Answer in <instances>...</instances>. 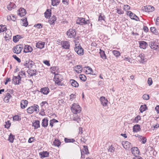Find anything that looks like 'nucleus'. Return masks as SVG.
Wrapping results in <instances>:
<instances>
[{
    "mask_svg": "<svg viewBox=\"0 0 159 159\" xmlns=\"http://www.w3.org/2000/svg\"><path fill=\"white\" fill-rule=\"evenodd\" d=\"M63 80V78L62 75L59 74H56L55 75L54 78V80L55 82V83L59 86H62L63 84L61 83Z\"/></svg>",
    "mask_w": 159,
    "mask_h": 159,
    "instance_id": "nucleus-1",
    "label": "nucleus"
},
{
    "mask_svg": "<svg viewBox=\"0 0 159 159\" xmlns=\"http://www.w3.org/2000/svg\"><path fill=\"white\" fill-rule=\"evenodd\" d=\"M72 112L74 114H77L79 113L81 111V108L80 106L76 103H74L72 104L71 108Z\"/></svg>",
    "mask_w": 159,
    "mask_h": 159,
    "instance_id": "nucleus-2",
    "label": "nucleus"
},
{
    "mask_svg": "<svg viewBox=\"0 0 159 159\" xmlns=\"http://www.w3.org/2000/svg\"><path fill=\"white\" fill-rule=\"evenodd\" d=\"M89 21L88 20H85V19L84 18H78L76 20V23L80 25H83L86 24H89Z\"/></svg>",
    "mask_w": 159,
    "mask_h": 159,
    "instance_id": "nucleus-3",
    "label": "nucleus"
},
{
    "mask_svg": "<svg viewBox=\"0 0 159 159\" xmlns=\"http://www.w3.org/2000/svg\"><path fill=\"white\" fill-rule=\"evenodd\" d=\"M23 46L22 45L19 44L16 45L13 48V52L16 54H19L22 50Z\"/></svg>",
    "mask_w": 159,
    "mask_h": 159,
    "instance_id": "nucleus-4",
    "label": "nucleus"
},
{
    "mask_svg": "<svg viewBox=\"0 0 159 159\" xmlns=\"http://www.w3.org/2000/svg\"><path fill=\"white\" fill-rule=\"evenodd\" d=\"M76 52L79 55L82 56L83 55L84 49L82 48L81 46H77L75 47L74 48Z\"/></svg>",
    "mask_w": 159,
    "mask_h": 159,
    "instance_id": "nucleus-5",
    "label": "nucleus"
},
{
    "mask_svg": "<svg viewBox=\"0 0 159 159\" xmlns=\"http://www.w3.org/2000/svg\"><path fill=\"white\" fill-rule=\"evenodd\" d=\"M12 80L14 84L15 85L19 84L21 81V78L19 75L17 76H13Z\"/></svg>",
    "mask_w": 159,
    "mask_h": 159,
    "instance_id": "nucleus-6",
    "label": "nucleus"
},
{
    "mask_svg": "<svg viewBox=\"0 0 159 159\" xmlns=\"http://www.w3.org/2000/svg\"><path fill=\"white\" fill-rule=\"evenodd\" d=\"M38 107L39 106L37 105L36 106H32L30 107L27 109V112L29 114H32L34 111H37V109Z\"/></svg>",
    "mask_w": 159,
    "mask_h": 159,
    "instance_id": "nucleus-7",
    "label": "nucleus"
},
{
    "mask_svg": "<svg viewBox=\"0 0 159 159\" xmlns=\"http://www.w3.org/2000/svg\"><path fill=\"white\" fill-rule=\"evenodd\" d=\"M66 34L70 38L74 37L76 35V33L75 30L70 29L66 32Z\"/></svg>",
    "mask_w": 159,
    "mask_h": 159,
    "instance_id": "nucleus-8",
    "label": "nucleus"
},
{
    "mask_svg": "<svg viewBox=\"0 0 159 159\" xmlns=\"http://www.w3.org/2000/svg\"><path fill=\"white\" fill-rule=\"evenodd\" d=\"M99 100L101 102V104L103 106H105L107 105L108 103V101L106 98L103 96L101 97Z\"/></svg>",
    "mask_w": 159,
    "mask_h": 159,
    "instance_id": "nucleus-9",
    "label": "nucleus"
},
{
    "mask_svg": "<svg viewBox=\"0 0 159 159\" xmlns=\"http://www.w3.org/2000/svg\"><path fill=\"white\" fill-rule=\"evenodd\" d=\"M129 14V17L131 19L135 20L136 21L139 20V17L134 13L132 12L131 11H127V15Z\"/></svg>",
    "mask_w": 159,
    "mask_h": 159,
    "instance_id": "nucleus-10",
    "label": "nucleus"
},
{
    "mask_svg": "<svg viewBox=\"0 0 159 159\" xmlns=\"http://www.w3.org/2000/svg\"><path fill=\"white\" fill-rule=\"evenodd\" d=\"M149 45L151 48L153 50H157V48H159L158 45L154 41L150 42L149 43Z\"/></svg>",
    "mask_w": 159,
    "mask_h": 159,
    "instance_id": "nucleus-11",
    "label": "nucleus"
},
{
    "mask_svg": "<svg viewBox=\"0 0 159 159\" xmlns=\"http://www.w3.org/2000/svg\"><path fill=\"white\" fill-rule=\"evenodd\" d=\"M144 57V55L141 54L138 57V60L140 63L144 64L147 61L146 59H145Z\"/></svg>",
    "mask_w": 159,
    "mask_h": 159,
    "instance_id": "nucleus-12",
    "label": "nucleus"
},
{
    "mask_svg": "<svg viewBox=\"0 0 159 159\" xmlns=\"http://www.w3.org/2000/svg\"><path fill=\"white\" fill-rule=\"evenodd\" d=\"M26 14V11L23 8H20L17 11V14L20 16H25Z\"/></svg>",
    "mask_w": 159,
    "mask_h": 159,
    "instance_id": "nucleus-13",
    "label": "nucleus"
},
{
    "mask_svg": "<svg viewBox=\"0 0 159 159\" xmlns=\"http://www.w3.org/2000/svg\"><path fill=\"white\" fill-rule=\"evenodd\" d=\"M139 43L140 48L143 49H145L148 46L147 43L144 41H139Z\"/></svg>",
    "mask_w": 159,
    "mask_h": 159,
    "instance_id": "nucleus-14",
    "label": "nucleus"
},
{
    "mask_svg": "<svg viewBox=\"0 0 159 159\" xmlns=\"http://www.w3.org/2000/svg\"><path fill=\"white\" fill-rule=\"evenodd\" d=\"M24 48V52L25 53L31 52L33 51L32 47L28 45H25Z\"/></svg>",
    "mask_w": 159,
    "mask_h": 159,
    "instance_id": "nucleus-15",
    "label": "nucleus"
},
{
    "mask_svg": "<svg viewBox=\"0 0 159 159\" xmlns=\"http://www.w3.org/2000/svg\"><path fill=\"white\" fill-rule=\"evenodd\" d=\"M122 144L123 147L126 150L129 149L130 147V143L128 141H123Z\"/></svg>",
    "mask_w": 159,
    "mask_h": 159,
    "instance_id": "nucleus-16",
    "label": "nucleus"
},
{
    "mask_svg": "<svg viewBox=\"0 0 159 159\" xmlns=\"http://www.w3.org/2000/svg\"><path fill=\"white\" fill-rule=\"evenodd\" d=\"M131 152L134 156H137L139 153L138 148L135 147H134L131 148Z\"/></svg>",
    "mask_w": 159,
    "mask_h": 159,
    "instance_id": "nucleus-17",
    "label": "nucleus"
},
{
    "mask_svg": "<svg viewBox=\"0 0 159 159\" xmlns=\"http://www.w3.org/2000/svg\"><path fill=\"white\" fill-rule=\"evenodd\" d=\"M61 44L62 46L66 49H69L70 46L69 42L67 41L61 42Z\"/></svg>",
    "mask_w": 159,
    "mask_h": 159,
    "instance_id": "nucleus-18",
    "label": "nucleus"
},
{
    "mask_svg": "<svg viewBox=\"0 0 159 159\" xmlns=\"http://www.w3.org/2000/svg\"><path fill=\"white\" fill-rule=\"evenodd\" d=\"M12 97L11 95L9 93L5 94L3 100L5 102L8 103L9 102V99Z\"/></svg>",
    "mask_w": 159,
    "mask_h": 159,
    "instance_id": "nucleus-19",
    "label": "nucleus"
},
{
    "mask_svg": "<svg viewBox=\"0 0 159 159\" xmlns=\"http://www.w3.org/2000/svg\"><path fill=\"white\" fill-rule=\"evenodd\" d=\"M28 101L26 100H23L20 102V107L21 108L24 109L26 107L28 104Z\"/></svg>",
    "mask_w": 159,
    "mask_h": 159,
    "instance_id": "nucleus-20",
    "label": "nucleus"
},
{
    "mask_svg": "<svg viewBox=\"0 0 159 159\" xmlns=\"http://www.w3.org/2000/svg\"><path fill=\"white\" fill-rule=\"evenodd\" d=\"M44 42L39 41L36 43V46L38 48L42 49L44 47Z\"/></svg>",
    "mask_w": 159,
    "mask_h": 159,
    "instance_id": "nucleus-21",
    "label": "nucleus"
},
{
    "mask_svg": "<svg viewBox=\"0 0 159 159\" xmlns=\"http://www.w3.org/2000/svg\"><path fill=\"white\" fill-rule=\"evenodd\" d=\"M40 122L38 120H36L35 122H33L32 126L34 127V129H37L40 127Z\"/></svg>",
    "mask_w": 159,
    "mask_h": 159,
    "instance_id": "nucleus-22",
    "label": "nucleus"
},
{
    "mask_svg": "<svg viewBox=\"0 0 159 159\" xmlns=\"http://www.w3.org/2000/svg\"><path fill=\"white\" fill-rule=\"evenodd\" d=\"M146 12H152L154 10V8L152 6H146Z\"/></svg>",
    "mask_w": 159,
    "mask_h": 159,
    "instance_id": "nucleus-23",
    "label": "nucleus"
},
{
    "mask_svg": "<svg viewBox=\"0 0 159 159\" xmlns=\"http://www.w3.org/2000/svg\"><path fill=\"white\" fill-rule=\"evenodd\" d=\"M74 70L78 73H80L82 72V66L78 65L76 66L74 68Z\"/></svg>",
    "mask_w": 159,
    "mask_h": 159,
    "instance_id": "nucleus-24",
    "label": "nucleus"
},
{
    "mask_svg": "<svg viewBox=\"0 0 159 159\" xmlns=\"http://www.w3.org/2000/svg\"><path fill=\"white\" fill-rule=\"evenodd\" d=\"M70 82L72 86L74 87H78L79 86L78 83L76 81L74 80H70Z\"/></svg>",
    "mask_w": 159,
    "mask_h": 159,
    "instance_id": "nucleus-25",
    "label": "nucleus"
},
{
    "mask_svg": "<svg viewBox=\"0 0 159 159\" xmlns=\"http://www.w3.org/2000/svg\"><path fill=\"white\" fill-rule=\"evenodd\" d=\"M24 65L25 66L28 68H31L33 65V61H29L28 62H25L24 64Z\"/></svg>",
    "mask_w": 159,
    "mask_h": 159,
    "instance_id": "nucleus-26",
    "label": "nucleus"
},
{
    "mask_svg": "<svg viewBox=\"0 0 159 159\" xmlns=\"http://www.w3.org/2000/svg\"><path fill=\"white\" fill-rule=\"evenodd\" d=\"M22 38L21 35H17L14 36L13 38V40L14 42L16 43L19 41V39Z\"/></svg>",
    "mask_w": 159,
    "mask_h": 159,
    "instance_id": "nucleus-27",
    "label": "nucleus"
},
{
    "mask_svg": "<svg viewBox=\"0 0 159 159\" xmlns=\"http://www.w3.org/2000/svg\"><path fill=\"white\" fill-rule=\"evenodd\" d=\"M40 92L44 94H47L49 92V89L47 88H43L41 89Z\"/></svg>",
    "mask_w": 159,
    "mask_h": 159,
    "instance_id": "nucleus-28",
    "label": "nucleus"
},
{
    "mask_svg": "<svg viewBox=\"0 0 159 159\" xmlns=\"http://www.w3.org/2000/svg\"><path fill=\"white\" fill-rule=\"evenodd\" d=\"M16 7V5L12 2H10L7 7V8L9 10H11L12 9Z\"/></svg>",
    "mask_w": 159,
    "mask_h": 159,
    "instance_id": "nucleus-29",
    "label": "nucleus"
},
{
    "mask_svg": "<svg viewBox=\"0 0 159 159\" xmlns=\"http://www.w3.org/2000/svg\"><path fill=\"white\" fill-rule=\"evenodd\" d=\"M133 130L134 132H137L139 131L140 130V125H134L133 127Z\"/></svg>",
    "mask_w": 159,
    "mask_h": 159,
    "instance_id": "nucleus-30",
    "label": "nucleus"
},
{
    "mask_svg": "<svg viewBox=\"0 0 159 159\" xmlns=\"http://www.w3.org/2000/svg\"><path fill=\"white\" fill-rule=\"evenodd\" d=\"M99 53H100L101 57L103 59H105L107 58L106 56L104 51L100 49Z\"/></svg>",
    "mask_w": 159,
    "mask_h": 159,
    "instance_id": "nucleus-31",
    "label": "nucleus"
},
{
    "mask_svg": "<svg viewBox=\"0 0 159 159\" xmlns=\"http://www.w3.org/2000/svg\"><path fill=\"white\" fill-rule=\"evenodd\" d=\"M48 120L46 118L43 119L42 120V126L44 127H46L48 125Z\"/></svg>",
    "mask_w": 159,
    "mask_h": 159,
    "instance_id": "nucleus-32",
    "label": "nucleus"
},
{
    "mask_svg": "<svg viewBox=\"0 0 159 159\" xmlns=\"http://www.w3.org/2000/svg\"><path fill=\"white\" fill-rule=\"evenodd\" d=\"M51 10L49 9L47 10L44 13L45 16L47 18H49L50 17L51 15Z\"/></svg>",
    "mask_w": 159,
    "mask_h": 159,
    "instance_id": "nucleus-33",
    "label": "nucleus"
},
{
    "mask_svg": "<svg viewBox=\"0 0 159 159\" xmlns=\"http://www.w3.org/2000/svg\"><path fill=\"white\" fill-rule=\"evenodd\" d=\"M41 157H45L48 156L49 153L47 151L43 152H41L39 153Z\"/></svg>",
    "mask_w": 159,
    "mask_h": 159,
    "instance_id": "nucleus-34",
    "label": "nucleus"
},
{
    "mask_svg": "<svg viewBox=\"0 0 159 159\" xmlns=\"http://www.w3.org/2000/svg\"><path fill=\"white\" fill-rule=\"evenodd\" d=\"M52 5L53 6H55L58 5L60 2V0H51Z\"/></svg>",
    "mask_w": 159,
    "mask_h": 159,
    "instance_id": "nucleus-35",
    "label": "nucleus"
},
{
    "mask_svg": "<svg viewBox=\"0 0 159 159\" xmlns=\"http://www.w3.org/2000/svg\"><path fill=\"white\" fill-rule=\"evenodd\" d=\"M140 138L139 140L140 141H142V143L143 144H145L147 142V139L145 137L142 136H140Z\"/></svg>",
    "mask_w": 159,
    "mask_h": 159,
    "instance_id": "nucleus-36",
    "label": "nucleus"
},
{
    "mask_svg": "<svg viewBox=\"0 0 159 159\" xmlns=\"http://www.w3.org/2000/svg\"><path fill=\"white\" fill-rule=\"evenodd\" d=\"M61 143L60 142V141L58 139H56L53 142V144L55 146H57V147L60 146L61 144Z\"/></svg>",
    "mask_w": 159,
    "mask_h": 159,
    "instance_id": "nucleus-37",
    "label": "nucleus"
},
{
    "mask_svg": "<svg viewBox=\"0 0 159 159\" xmlns=\"http://www.w3.org/2000/svg\"><path fill=\"white\" fill-rule=\"evenodd\" d=\"M12 36V34L10 30L7 31V32L6 33L5 38H10Z\"/></svg>",
    "mask_w": 159,
    "mask_h": 159,
    "instance_id": "nucleus-38",
    "label": "nucleus"
},
{
    "mask_svg": "<svg viewBox=\"0 0 159 159\" xmlns=\"http://www.w3.org/2000/svg\"><path fill=\"white\" fill-rule=\"evenodd\" d=\"M7 30L6 27L4 25H0V33L3 32Z\"/></svg>",
    "mask_w": 159,
    "mask_h": 159,
    "instance_id": "nucleus-39",
    "label": "nucleus"
},
{
    "mask_svg": "<svg viewBox=\"0 0 159 159\" xmlns=\"http://www.w3.org/2000/svg\"><path fill=\"white\" fill-rule=\"evenodd\" d=\"M56 20V18L55 16H53L49 20V22L51 23V24H52L54 23Z\"/></svg>",
    "mask_w": 159,
    "mask_h": 159,
    "instance_id": "nucleus-40",
    "label": "nucleus"
},
{
    "mask_svg": "<svg viewBox=\"0 0 159 159\" xmlns=\"http://www.w3.org/2000/svg\"><path fill=\"white\" fill-rule=\"evenodd\" d=\"M146 108L147 107L145 105H141L139 109L140 112H143L146 110Z\"/></svg>",
    "mask_w": 159,
    "mask_h": 159,
    "instance_id": "nucleus-41",
    "label": "nucleus"
},
{
    "mask_svg": "<svg viewBox=\"0 0 159 159\" xmlns=\"http://www.w3.org/2000/svg\"><path fill=\"white\" fill-rule=\"evenodd\" d=\"M57 122H58V121L57 120H56L55 119H53L52 120H50V126H51V127H52L54 123Z\"/></svg>",
    "mask_w": 159,
    "mask_h": 159,
    "instance_id": "nucleus-42",
    "label": "nucleus"
},
{
    "mask_svg": "<svg viewBox=\"0 0 159 159\" xmlns=\"http://www.w3.org/2000/svg\"><path fill=\"white\" fill-rule=\"evenodd\" d=\"M64 140L66 143H73L75 141L74 139H68L66 138H65Z\"/></svg>",
    "mask_w": 159,
    "mask_h": 159,
    "instance_id": "nucleus-43",
    "label": "nucleus"
},
{
    "mask_svg": "<svg viewBox=\"0 0 159 159\" xmlns=\"http://www.w3.org/2000/svg\"><path fill=\"white\" fill-rule=\"evenodd\" d=\"M73 120L76 121L77 122L79 123V122L80 121V118L78 117L77 115H75V116H74L73 118Z\"/></svg>",
    "mask_w": 159,
    "mask_h": 159,
    "instance_id": "nucleus-44",
    "label": "nucleus"
},
{
    "mask_svg": "<svg viewBox=\"0 0 159 159\" xmlns=\"http://www.w3.org/2000/svg\"><path fill=\"white\" fill-rule=\"evenodd\" d=\"M79 77L81 80L84 81H85L86 80V76L83 74L80 75H79Z\"/></svg>",
    "mask_w": 159,
    "mask_h": 159,
    "instance_id": "nucleus-45",
    "label": "nucleus"
},
{
    "mask_svg": "<svg viewBox=\"0 0 159 159\" xmlns=\"http://www.w3.org/2000/svg\"><path fill=\"white\" fill-rule=\"evenodd\" d=\"M112 53L114 55H115L116 57H119L120 55V52H119L116 50H113L112 51Z\"/></svg>",
    "mask_w": 159,
    "mask_h": 159,
    "instance_id": "nucleus-46",
    "label": "nucleus"
},
{
    "mask_svg": "<svg viewBox=\"0 0 159 159\" xmlns=\"http://www.w3.org/2000/svg\"><path fill=\"white\" fill-rule=\"evenodd\" d=\"M115 150V148L112 146H109L108 147V152H113Z\"/></svg>",
    "mask_w": 159,
    "mask_h": 159,
    "instance_id": "nucleus-47",
    "label": "nucleus"
},
{
    "mask_svg": "<svg viewBox=\"0 0 159 159\" xmlns=\"http://www.w3.org/2000/svg\"><path fill=\"white\" fill-rule=\"evenodd\" d=\"M151 31L155 34H157L158 33L155 27H152L150 28Z\"/></svg>",
    "mask_w": 159,
    "mask_h": 159,
    "instance_id": "nucleus-48",
    "label": "nucleus"
},
{
    "mask_svg": "<svg viewBox=\"0 0 159 159\" xmlns=\"http://www.w3.org/2000/svg\"><path fill=\"white\" fill-rule=\"evenodd\" d=\"M14 136L12 135L11 134H10L8 138V140L11 143H13V140L14 139Z\"/></svg>",
    "mask_w": 159,
    "mask_h": 159,
    "instance_id": "nucleus-49",
    "label": "nucleus"
},
{
    "mask_svg": "<svg viewBox=\"0 0 159 159\" xmlns=\"http://www.w3.org/2000/svg\"><path fill=\"white\" fill-rule=\"evenodd\" d=\"M105 16L102 13L100 14V16H99L98 21H101L102 20H104L105 18Z\"/></svg>",
    "mask_w": 159,
    "mask_h": 159,
    "instance_id": "nucleus-50",
    "label": "nucleus"
},
{
    "mask_svg": "<svg viewBox=\"0 0 159 159\" xmlns=\"http://www.w3.org/2000/svg\"><path fill=\"white\" fill-rule=\"evenodd\" d=\"M87 70H86V72L87 74H91L93 70L92 69L89 67L88 66L87 67Z\"/></svg>",
    "mask_w": 159,
    "mask_h": 159,
    "instance_id": "nucleus-51",
    "label": "nucleus"
},
{
    "mask_svg": "<svg viewBox=\"0 0 159 159\" xmlns=\"http://www.w3.org/2000/svg\"><path fill=\"white\" fill-rule=\"evenodd\" d=\"M142 98L144 100H148L149 98V95L146 94H144L143 95Z\"/></svg>",
    "mask_w": 159,
    "mask_h": 159,
    "instance_id": "nucleus-52",
    "label": "nucleus"
},
{
    "mask_svg": "<svg viewBox=\"0 0 159 159\" xmlns=\"http://www.w3.org/2000/svg\"><path fill=\"white\" fill-rule=\"evenodd\" d=\"M13 120L16 121H19L21 120L20 116L18 115H15L13 117Z\"/></svg>",
    "mask_w": 159,
    "mask_h": 159,
    "instance_id": "nucleus-53",
    "label": "nucleus"
},
{
    "mask_svg": "<svg viewBox=\"0 0 159 159\" xmlns=\"http://www.w3.org/2000/svg\"><path fill=\"white\" fill-rule=\"evenodd\" d=\"M6 125H5V127L8 128L10 127L11 125V123L10 121L8 120L7 121V122H6Z\"/></svg>",
    "mask_w": 159,
    "mask_h": 159,
    "instance_id": "nucleus-54",
    "label": "nucleus"
},
{
    "mask_svg": "<svg viewBox=\"0 0 159 159\" xmlns=\"http://www.w3.org/2000/svg\"><path fill=\"white\" fill-rule=\"evenodd\" d=\"M148 84L149 86L151 85L152 83V81L151 78H148L147 81Z\"/></svg>",
    "mask_w": 159,
    "mask_h": 159,
    "instance_id": "nucleus-55",
    "label": "nucleus"
},
{
    "mask_svg": "<svg viewBox=\"0 0 159 159\" xmlns=\"http://www.w3.org/2000/svg\"><path fill=\"white\" fill-rule=\"evenodd\" d=\"M23 22H24L23 23V25L25 27H27L28 25V23L27 21V19H24L23 20Z\"/></svg>",
    "mask_w": 159,
    "mask_h": 159,
    "instance_id": "nucleus-56",
    "label": "nucleus"
},
{
    "mask_svg": "<svg viewBox=\"0 0 159 159\" xmlns=\"http://www.w3.org/2000/svg\"><path fill=\"white\" fill-rule=\"evenodd\" d=\"M123 9L125 11L128 10L130 9V7L128 5H124L123 7Z\"/></svg>",
    "mask_w": 159,
    "mask_h": 159,
    "instance_id": "nucleus-57",
    "label": "nucleus"
},
{
    "mask_svg": "<svg viewBox=\"0 0 159 159\" xmlns=\"http://www.w3.org/2000/svg\"><path fill=\"white\" fill-rule=\"evenodd\" d=\"M13 57L18 62H20L21 61L20 59L19 58L17 57L16 55H13Z\"/></svg>",
    "mask_w": 159,
    "mask_h": 159,
    "instance_id": "nucleus-58",
    "label": "nucleus"
},
{
    "mask_svg": "<svg viewBox=\"0 0 159 159\" xmlns=\"http://www.w3.org/2000/svg\"><path fill=\"white\" fill-rule=\"evenodd\" d=\"M34 26L37 27L38 29H40L43 27V25L41 24H38L35 25Z\"/></svg>",
    "mask_w": 159,
    "mask_h": 159,
    "instance_id": "nucleus-59",
    "label": "nucleus"
},
{
    "mask_svg": "<svg viewBox=\"0 0 159 159\" xmlns=\"http://www.w3.org/2000/svg\"><path fill=\"white\" fill-rule=\"evenodd\" d=\"M141 119L140 116H137L134 119L135 121L136 122H138Z\"/></svg>",
    "mask_w": 159,
    "mask_h": 159,
    "instance_id": "nucleus-60",
    "label": "nucleus"
},
{
    "mask_svg": "<svg viewBox=\"0 0 159 159\" xmlns=\"http://www.w3.org/2000/svg\"><path fill=\"white\" fill-rule=\"evenodd\" d=\"M116 10L117 11V13L119 14H122L124 13V12L121 10V9H119L118 8L116 9Z\"/></svg>",
    "mask_w": 159,
    "mask_h": 159,
    "instance_id": "nucleus-61",
    "label": "nucleus"
},
{
    "mask_svg": "<svg viewBox=\"0 0 159 159\" xmlns=\"http://www.w3.org/2000/svg\"><path fill=\"white\" fill-rule=\"evenodd\" d=\"M84 150L85 151V153L86 154H89V150H88V149L87 148V146H84Z\"/></svg>",
    "mask_w": 159,
    "mask_h": 159,
    "instance_id": "nucleus-62",
    "label": "nucleus"
},
{
    "mask_svg": "<svg viewBox=\"0 0 159 159\" xmlns=\"http://www.w3.org/2000/svg\"><path fill=\"white\" fill-rule=\"evenodd\" d=\"M76 95L75 94H72L70 96V99L71 100H72L73 98H75V97Z\"/></svg>",
    "mask_w": 159,
    "mask_h": 159,
    "instance_id": "nucleus-63",
    "label": "nucleus"
},
{
    "mask_svg": "<svg viewBox=\"0 0 159 159\" xmlns=\"http://www.w3.org/2000/svg\"><path fill=\"white\" fill-rule=\"evenodd\" d=\"M132 159H143V158L140 156H135Z\"/></svg>",
    "mask_w": 159,
    "mask_h": 159,
    "instance_id": "nucleus-64",
    "label": "nucleus"
}]
</instances>
